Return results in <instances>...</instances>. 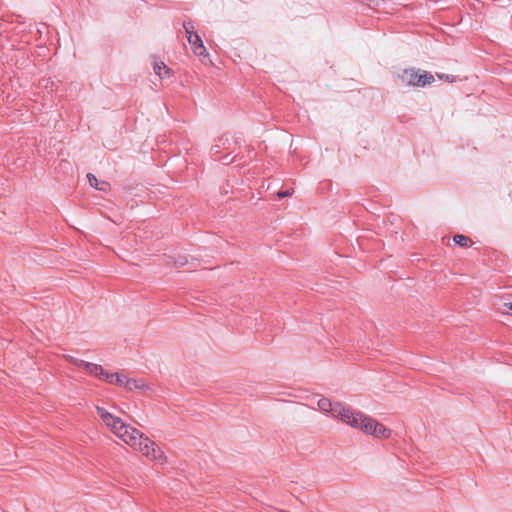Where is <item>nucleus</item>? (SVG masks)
I'll return each instance as SVG.
<instances>
[{
  "mask_svg": "<svg viewBox=\"0 0 512 512\" xmlns=\"http://www.w3.org/2000/svg\"><path fill=\"white\" fill-rule=\"evenodd\" d=\"M348 416L349 419L345 420L344 423L353 428L360 429L367 435H373V424H377L375 419L363 414L362 412H354L352 410L351 415L348 414Z\"/></svg>",
  "mask_w": 512,
  "mask_h": 512,
  "instance_id": "f03ea898",
  "label": "nucleus"
},
{
  "mask_svg": "<svg viewBox=\"0 0 512 512\" xmlns=\"http://www.w3.org/2000/svg\"><path fill=\"white\" fill-rule=\"evenodd\" d=\"M136 449L151 460L163 463L166 459L161 448L146 436L143 437Z\"/></svg>",
  "mask_w": 512,
  "mask_h": 512,
  "instance_id": "423d86ee",
  "label": "nucleus"
},
{
  "mask_svg": "<svg viewBox=\"0 0 512 512\" xmlns=\"http://www.w3.org/2000/svg\"><path fill=\"white\" fill-rule=\"evenodd\" d=\"M436 76L440 79V80H443V81H446V82H449V83H453V82H456L457 80V77L454 76V75H449V74H444V73H436Z\"/></svg>",
  "mask_w": 512,
  "mask_h": 512,
  "instance_id": "dca6fc26",
  "label": "nucleus"
},
{
  "mask_svg": "<svg viewBox=\"0 0 512 512\" xmlns=\"http://www.w3.org/2000/svg\"><path fill=\"white\" fill-rule=\"evenodd\" d=\"M293 192H294L293 189L280 190L277 192L276 196H277V198L282 199V198L291 196L293 194Z\"/></svg>",
  "mask_w": 512,
  "mask_h": 512,
  "instance_id": "f3484780",
  "label": "nucleus"
},
{
  "mask_svg": "<svg viewBox=\"0 0 512 512\" xmlns=\"http://www.w3.org/2000/svg\"><path fill=\"white\" fill-rule=\"evenodd\" d=\"M87 179L89 181V184L99 191L107 192L108 190H110L109 182L99 181L97 177L92 173L87 174Z\"/></svg>",
  "mask_w": 512,
  "mask_h": 512,
  "instance_id": "9d476101",
  "label": "nucleus"
},
{
  "mask_svg": "<svg viewBox=\"0 0 512 512\" xmlns=\"http://www.w3.org/2000/svg\"><path fill=\"white\" fill-rule=\"evenodd\" d=\"M124 378H125V376L121 375L119 373H109V372L105 371L104 375L101 378V380H104V381H106L107 383H110V384H115V385H118V386H123Z\"/></svg>",
  "mask_w": 512,
  "mask_h": 512,
  "instance_id": "f8f14e48",
  "label": "nucleus"
},
{
  "mask_svg": "<svg viewBox=\"0 0 512 512\" xmlns=\"http://www.w3.org/2000/svg\"><path fill=\"white\" fill-rule=\"evenodd\" d=\"M392 431L386 428L383 424L377 422L373 424V435L375 438L387 439L391 436Z\"/></svg>",
  "mask_w": 512,
  "mask_h": 512,
  "instance_id": "9b49d317",
  "label": "nucleus"
},
{
  "mask_svg": "<svg viewBox=\"0 0 512 512\" xmlns=\"http://www.w3.org/2000/svg\"><path fill=\"white\" fill-rule=\"evenodd\" d=\"M145 435L141 433L138 429L130 426L127 424V432L124 433V430H122L117 437L122 439L126 444L133 447L134 449L137 448L141 440L143 439Z\"/></svg>",
  "mask_w": 512,
  "mask_h": 512,
  "instance_id": "6e6552de",
  "label": "nucleus"
},
{
  "mask_svg": "<svg viewBox=\"0 0 512 512\" xmlns=\"http://www.w3.org/2000/svg\"><path fill=\"white\" fill-rule=\"evenodd\" d=\"M123 386L129 391H133L135 389H142L145 385L143 382L125 376Z\"/></svg>",
  "mask_w": 512,
  "mask_h": 512,
  "instance_id": "ddd939ff",
  "label": "nucleus"
},
{
  "mask_svg": "<svg viewBox=\"0 0 512 512\" xmlns=\"http://www.w3.org/2000/svg\"><path fill=\"white\" fill-rule=\"evenodd\" d=\"M98 416L104 424L117 436L122 430L127 432V424L119 417L109 413L105 408L96 406Z\"/></svg>",
  "mask_w": 512,
  "mask_h": 512,
  "instance_id": "39448f33",
  "label": "nucleus"
},
{
  "mask_svg": "<svg viewBox=\"0 0 512 512\" xmlns=\"http://www.w3.org/2000/svg\"><path fill=\"white\" fill-rule=\"evenodd\" d=\"M183 28L187 34L189 44L192 46L193 53L199 57L208 56L206 47L203 44L201 37L195 32V25L193 22H184Z\"/></svg>",
  "mask_w": 512,
  "mask_h": 512,
  "instance_id": "20e7f679",
  "label": "nucleus"
},
{
  "mask_svg": "<svg viewBox=\"0 0 512 512\" xmlns=\"http://www.w3.org/2000/svg\"><path fill=\"white\" fill-rule=\"evenodd\" d=\"M509 308H510V310H512V303L509 304Z\"/></svg>",
  "mask_w": 512,
  "mask_h": 512,
  "instance_id": "6ab92c4d",
  "label": "nucleus"
},
{
  "mask_svg": "<svg viewBox=\"0 0 512 512\" xmlns=\"http://www.w3.org/2000/svg\"><path fill=\"white\" fill-rule=\"evenodd\" d=\"M318 406L322 411L331 413L333 417L340 419L342 422L349 419L348 414L351 415V409L343 406L339 402H332L327 398L320 399Z\"/></svg>",
  "mask_w": 512,
  "mask_h": 512,
  "instance_id": "7ed1b4c3",
  "label": "nucleus"
},
{
  "mask_svg": "<svg viewBox=\"0 0 512 512\" xmlns=\"http://www.w3.org/2000/svg\"><path fill=\"white\" fill-rule=\"evenodd\" d=\"M69 362L78 368L84 369L90 375H93L99 379L104 375L105 370L99 364L90 363L74 357H69Z\"/></svg>",
  "mask_w": 512,
  "mask_h": 512,
  "instance_id": "0eeeda50",
  "label": "nucleus"
},
{
  "mask_svg": "<svg viewBox=\"0 0 512 512\" xmlns=\"http://www.w3.org/2000/svg\"><path fill=\"white\" fill-rule=\"evenodd\" d=\"M398 78L402 83L414 87H424L435 81V78L431 73L427 71L421 72L414 68L404 69L401 74H398Z\"/></svg>",
  "mask_w": 512,
  "mask_h": 512,
  "instance_id": "f257e3e1",
  "label": "nucleus"
},
{
  "mask_svg": "<svg viewBox=\"0 0 512 512\" xmlns=\"http://www.w3.org/2000/svg\"><path fill=\"white\" fill-rule=\"evenodd\" d=\"M453 241L456 245L463 247V248L469 247L473 244V241L471 240V238H469L468 236L463 235V234H455L453 236Z\"/></svg>",
  "mask_w": 512,
  "mask_h": 512,
  "instance_id": "4468645a",
  "label": "nucleus"
},
{
  "mask_svg": "<svg viewBox=\"0 0 512 512\" xmlns=\"http://www.w3.org/2000/svg\"><path fill=\"white\" fill-rule=\"evenodd\" d=\"M166 263L168 265H173V266H177V267H181V266H184L188 263V259L186 256H181L179 255L178 257H172V256H169Z\"/></svg>",
  "mask_w": 512,
  "mask_h": 512,
  "instance_id": "2eb2a0df",
  "label": "nucleus"
},
{
  "mask_svg": "<svg viewBox=\"0 0 512 512\" xmlns=\"http://www.w3.org/2000/svg\"><path fill=\"white\" fill-rule=\"evenodd\" d=\"M218 141H219V143H222V144L224 145V136L220 137V138L218 139Z\"/></svg>",
  "mask_w": 512,
  "mask_h": 512,
  "instance_id": "a211bd4d",
  "label": "nucleus"
},
{
  "mask_svg": "<svg viewBox=\"0 0 512 512\" xmlns=\"http://www.w3.org/2000/svg\"><path fill=\"white\" fill-rule=\"evenodd\" d=\"M153 69L156 75H158L161 79L169 78L173 75V71L169 68L163 61H155L153 65Z\"/></svg>",
  "mask_w": 512,
  "mask_h": 512,
  "instance_id": "1a4fd4ad",
  "label": "nucleus"
}]
</instances>
